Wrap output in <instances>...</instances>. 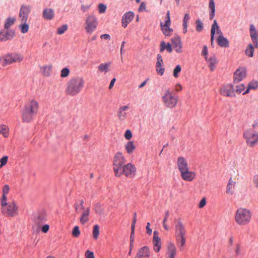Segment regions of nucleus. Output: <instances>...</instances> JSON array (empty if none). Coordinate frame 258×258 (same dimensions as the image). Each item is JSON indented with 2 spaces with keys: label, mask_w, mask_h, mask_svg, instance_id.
<instances>
[{
  "label": "nucleus",
  "mask_w": 258,
  "mask_h": 258,
  "mask_svg": "<svg viewBox=\"0 0 258 258\" xmlns=\"http://www.w3.org/2000/svg\"><path fill=\"white\" fill-rule=\"evenodd\" d=\"M251 217L252 214L249 209L240 207L235 212L234 220L238 225L245 226L250 222Z\"/></svg>",
  "instance_id": "nucleus-2"
},
{
  "label": "nucleus",
  "mask_w": 258,
  "mask_h": 258,
  "mask_svg": "<svg viewBox=\"0 0 258 258\" xmlns=\"http://www.w3.org/2000/svg\"><path fill=\"white\" fill-rule=\"evenodd\" d=\"M206 204V201L205 198H203L200 202L199 207V208H203Z\"/></svg>",
  "instance_id": "nucleus-62"
},
{
  "label": "nucleus",
  "mask_w": 258,
  "mask_h": 258,
  "mask_svg": "<svg viewBox=\"0 0 258 258\" xmlns=\"http://www.w3.org/2000/svg\"><path fill=\"white\" fill-rule=\"evenodd\" d=\"M16 21V19L14 17H9L8 18L5 22V28L8 29L10 28L13 24H14V22Z\"/></svg>",
  "instance_id": "nucleus-43"
},
{
  "label": "nucleus",
  "mask_w": 258,
  "mask_h": 258,
  "mask_svg": "<svg viewBox=\"0 0 258 258\" xmlns=\"http://www.w3.org/2000/svg\"><path fill=\"white\" fill-rule=\"evenodd\" d=\"M14 36V32L13 31H7L6 32H0V41H6L11 39Z\"/></svg>",
  "instance_id": "nucleus-28"
},
{
  "label": "nucleus",
  "mask_w": 258,
  "mask_h": 258,
  "mask_svg": "<svg viewBox=\"0 0 258 258\" xmlns=\"http://www.w3.org/2000/svg\"><path fill=\"white\" fill-rule=\"evenodd\" d=\"M106 9V7L105 5L100 4L98 5V11L100 13H104Z\"/></svg>",
  "instance_id": "nucleus-56"
},
{
  "label": "nucleus",
  "mask_w": 258,
  "mask_h": 258,
  "mask_svg": "<svg viewBox=\"0 0 258 258\" xmlns=\"http://www.w3.org/2000/svg\"><path fill=\"white\" fill-rule=\"evenodd\" d=\"M221 95L226 97H233L235 96L233 86L228 84L223 85L220 90Z\"/></svg>",
  "instance_id": "nucleus-12"
},
{
  "label": "nucleus",
  "mask_w": 258,
  "mask_h": 258,
  "mask_svg": "<svg viewBox=\"0 0 258 258\" xmlns=\"http://www.w3.org/2000/svg\"><path fill=\"white\" fill-rule=\"evenodd\" d=\"M180 174L183 180L188 182L193 181L196 176V172L189 170V168L180 172Z\"/></svg>",
  "instance_id": "nucleus-13"
},
{
  "label": "nucleus",
  "mask_w": 258,
  "mask_h": 258,
  "mask_svg": "<svg viewBox=\"0 0 258 258\" xmlns=\"http://www.w3.org/2000/svg\"><path fill=\"white\" fill-rule=\"evenodd\" d=\"M171 41L175 51L178 53L181 52L182 45L180 37L178 36L173 37L171 39Z\"/></svg>",
  "instance_id": "nucleus-25"
},
{
  "label": "nucleus",
  "mask_w": 258,
  "mask_h": 258,
  "mask_svg": "<svg viewBox=\"0 0 258 258\" xmlns=\"http://www.w3.org/2000/svg\"><path fill=\"white\" fill-rule=\"evenodd\" d=\"M31 11V7L30 6L24 5L21 6L19 14V19L21 22H27Z\"/></svg>",
  "instance_id": "nucleus-11"
},
{
  "label": "nucleus",
  "mask_w": 258,
  "mask_h": 258,
  "mask_svg": "<svg viewBox=\"0 0 258 258\" xmlns=\"http://www.w3.org/2000/svg\"><path fill=\"white\" fill-rule=\"evenodd\" d=\"M258 88V82L257 81H252L248 85L247 89L243 93L245 95L249 93L250 89H256Z\"/></svg>",
  "instance_id": "nucleus-40"
},
{
  "label": "nucleus",
  "mask_w": 258,
  "mask_h": 258,
  "mask_svg": "<svg viewBox=\"0 0 258 258\" xmlns=\"http://www.w3.org/2000/svg\"><path fill=\"white\" fill-rule=\"evenodd\" d=\"M24 108L35 115L38 110L39 104L36 100H31L25 105Z\"/></svg>",
  "instance_id": "nucleus-14"
},
{
  "label": "nucleus",
  "mask_w": 258,
  "mask_h": 258,
  "mask_svg": "<svg viewBox=\"0 0 258 258\" xmlns=\"http://www.w3.org/2000/svg\"><path fill=\"white\" fill-rule=\"evenodd\" d=\"M8 157L7 156H4L1 159L0 162V168H1L3 166L5 165L8 162Z\"/></svg>",
  "instance_id": "nucleus-55"
},
{
  "label": "nucleus",
  "mask_w": 258,
  "mask_h": 258,
  "mask_svg": "<svg viewBox=\"0 0 258 258\" xmlns=\"http://www.w3.org/2000/svg\"><path fill=\"white\" fill-rule=\"evenodd\" d=\"M133 137L132 133L130 130H127L125 131L124 134V137L126 140H130Z\"/></svg>",
  "instance_id": "nucleus-57"
},
{
  "label": "nucleus",
  "mask_w": 258,
  "mask_h": 258,
  "mask_svg": "<svg viewBox=\"0 0 258 258\" xmlns=\"http://www.w3.org/2000/svg\"><path fill=\"white\" fill-rule=\"evenodd\" d=\"M86 258H94V253L89 250H87L85 253Z\"/></svg>",
  "instance_id": "nucleus-63"
},
{
  "label": "nucleus",
  "mask_w": 258,
  "mask_h": 258,
  "mask_svg": "<svg viewBox=\"0 0 258 258\" xmlns=\"http://www.w3.org/2000/svg\"><path fill=\"white\" fill-rule=\"evenodd\" d=\"M175 238L177 244H179V249L182 250L185 243L186 239L185 235L175 236Z\"/></svg>",
  "instance_id": "nucleus-35"
},
{
  "label": "nucleus",
  "mask_w": 258,
  "mask_h": 258,
  "mask_svg": "<svg viewBox=\"0 0 258 258\" xmlns=\"http://www.w3.org/2000/svg\"><path fill=\"white\" fill-rule=\"evenodd\" d=\"M205 59L208 64V66L210 68V70L211 71H213L215 70L216 66L218 63L216 56L215 55H213L212 56H211L210 57H208Z\"/></svg>",
  "instance_id": "nucleus-27"
},
{
  "label": "nucleus",
  "mask_w": 258,
  "mask_h": 258,
  "mask_svg": "<svg viewBox=\"0 0 258 258\" xmlns=\"http://www.w3.org/2000/svg\"><path fill=\"white\" fill-rule=\"evenodd\" d=\"M24 59L23 55L19 53L8 54L4 57L5 65L10 64L14 62H20Z\"/></svg>",
  "instance_id": "nucleus-9"
},
{
  "label": "nucleus",
  "mask_w": 258,
  "mask_h": 258,
  "mask_svg": "<svg viewBox=\"0 0 258 258\" xmlns=\"http://www.w3.org/2000/svg\"><path fill=\"white\" fill-rule=\"evenodd\" d=\"M246 76V71L244 68H239L236 70L234 74V82L238 83Z\"/></svg>",
  "instance_id": "nucleus-20"
},
{
  "label": "nucleus",
  "mask_w": 258,
  "mask_h": 258,
  "mask_svg": "<svg viewBox=\"0 0 258 258\" xmlns=\"http://www.w3.org/2000/svg\"><path fill=\"white\" fill-rule=\"evenodd\" d=\"M177 166L180 172L189 168L187 161L183 157L177 158Z\"/></svg>",
  "instance_id": "nucleus-23"
},
{
  "label": "nucleus",
  "mask_w": 258,
  "mask_h": 258,
  "mask_svg": "<svg viewBox=\"0 0 258 258\" xmlns=\"http://www.w3.org/2000/svg\"><path fill=\"white\" fill-rule=\"evenodd\" d=\"M70 70L67 68H63L60 72V76L62 78H66L70 74Z\"/></svg>",
  "instance_id": "nucleus-48"
},
{
  "label": "nucleus",
  "mask_w": 258,
  "mask_h": 258,
  "mask_svg": "<svg viewBox=\"0 0 258 258\" xmlns=\"http://www.w3.org/2000/svg\"><path fill=\"white\" fill-rule=\"evenodd\" d=\"M165 19V23L163 24L162 22H161L160 26L164 34L166 36H170L173 32V29L170 28L171 20L169 11H168L167 12Z\"/></svg>",
  "instance_id": "nucleus-10"
},
{
  "label": "nucleus",
  "mask_w": 258,
  "mask_h": 258,
  "mask_svg": "<svg viewBox=\"0 0 258 258\" xmlns=\"http://www.w3.org/2000/svg\"><path fill=\"white\" fill-rule=\"evenodd\" d=\"M80 235V231L79 227L78 226H76L74 227L72 231V235L75 237H78Z\"/></svg>",
  "instance_id": "nucleus-49"
},
{
  "label": "nucleus",
  "mask_w": 258,
  "mask_h": 258,
  "mask_svg": "<svg viewBox=\"0 0 258 258\" xmlns=\"http://www.w3.org/2000/svg\"><path fill=\"white\" fill-rule=\"evenodd\" d=\"M129 109L128 105H125L120 107L117 112V116L119 120L124 121L126 119L128 115L127 111Z\"/></svg>",
  "instance_id": "nucleus-19"
},
{
  "label": "nucleus",
  "mask_w": 258,
  "mask_h": 258,
  "mask_svg": "<svg viewBox=\"0 0 258 258\" xmlns=\"http://www.w3.org/2000/svg\"><path fill=\"white\" fill-rule=\"evenodd\" d=\"M236 182L231 178L229 179L227 187L226 193L229 195H233L234 192V187Z\"/></svg>",
  "instance_id": "nucleus-31"
},
{
  "label": "nucleus",
  "mask_w": 258,
  "mask_h": 258,
  "mask_svg": "<svg viewBox=\"0 0 258 258\" xmlns=\"http://www.w3.org/2000/svg\"><path fill=\"white\" fill-rule=\"evenodd\" d=\"M150 253L149 248L145 246L139 249L135 258H150Z\"/></svg>",
  "instance_id": "nucleus-17"
},
{
  "label": "nucleus",
  "mask_w": 258,
  "mask_h": 258,
  "mask_svg": "<svg viewBox=\"0 0 258 258\" xmlns=\"http://www.w3.org/2000/svg\"><path fill=\"white\" fill-rule=\"evenodd\" d=\"M35 221L38 225H41L46 221V217L44 214H39L35 218Z\"/></svg>",
  "instance_id": "nucleus-41"
},
{
  "label": "nucleus",
  "mask_w": 258,
  "mask_h": 258,
  "mask_svg": "<svg viewBox=\"0 0 258 258\" xmlns=\"http://www.w3.org/2000/svg\"><path fill=\"white\" fill-rule=\"evenodd\" d=\"M124 147L126 152L128 154L132 153L136 149V146L133 141L128 142Z\"/></svg>",
  "instance_id": "nucleus-38"
},
{
  "label": "nucleus",
  "mask_w": 258,
  "mask_h": 258,
  "mask_svg": "<svg viewBox=\"0 0 258 258\" xmlns=\"http://www.w3.org/2000/svg\"><path fill=\"white\" fill-rule=\"evenodd\" d=\"M235 255L237 256L240 255L241 254V246L239 244H237L235 245L234 249Z\"/></svg>",
  "instance_id": "nucleus-51"
},
{
  "label": "nucleus",
  "mask_w": 258,
  "mask_h": 258,
  "mask_svg": "<svg viewBox=\"0 0 258 258\" xmlns=\"http://www.w3.org/2000/svg\"><path fill=\"white\" fill-rule=\"evenodd\" d=\"M156 71L157 74L162 76L164 73V68L163 67V61L161 54H158L157 56V62L156 64Z\"/></svg>",
  "instance_id": "nucleus-18"
},
{
  "label": "nucleus",
  "mask_w": 258,
  "mask_h": 258,
  "mask_svg": "<svg viewBox=\"0 0 258 258\" xmlns=\"http://www.w3.org/2000/svg\"><path fill=\"white\" fill-rule=\"evenodd\" d=\"M217 42L222 47H228L229 45L228 39L224 36H219L217 39Z\"/></svg>",
  "instance_id": "nucleus-30"
},
{
  "label": "nucleus",
  "mask_w": 258,
  "mask_h": 258,
  "mask_svg": "<svg viewBox=\"0 0 258 258\" xmlns=\"http://www.w3.org/2000/svg\"><path fill=\"white\" fill-rule=\"evenodd\" d=\"M181 67L180 65H177L175 69H174L173 70V76L175 77V78H177L178 77V74L179 73L181 72Z\"/></svg>",
  "instance_id": "nucleus-50"
},
{
  "label": "nucleus",
  "mask_w": 258,
  "mask_h": 258,
  "mask_svg": "<svg viewBox=\"0 0 258 258\" xmlns=\"http://www.w3.org/2000/svg\"><path fill=\"white\" fill-rule=\"evenodd\" d=\"M253 181L255 187H258V174L253 176Z\"/></svg>",
  "instance_id": "nucleus-64"
},
{
  "label": "nucleus",
  "mask_w": 258,
  "mask_h": 258,
  "mask_svg": "<svg viewBox=\"0 0 258 258\" xmlns=\"http://www.w3.org/2000/svg\"><path fill=\"white\" fill-rule=\"evenodd\" d=\"M0 134L2 135L5 138H7L9 136V128L4 124L0 125Z\"/></svg>",
  "instance_id": "nucleus-39"
},
{
  "label": "nucleus",
  "mask_w": 258,
  "mask_h": 258,
  "mask_svg": "<svg viewBox=\"0 0 258 258\" xmlns=\"http://www.w3.org/2000/svg\"><path fill=\"white\" fill-rule=\"evenodd\" d=\"M208 50L206 45L203 46V48L202 51V55L204 57L205 59L208 58Z\"/></svg>",
  "instance_id": "nucleus-54"
},
{
  "label": "nucleus",
  "mask_w": 258,
  "mask_h": 258,
  "mask_svg": "<svg viewBox=\"0 0 258 258\" xmlns=\"http://www.w3.org/2000/svg\"><path fill=\"white\" fill-rule=\"evenodd\" d=\"M52 66L51 64H48L41 67V71L44 77H49L52 73Z\"/></svg>",
  "instance_id": "nucleus-32"
},
{
  "label": "nucleus",
  "mask_w": 258,
  "mask_h": 258,
  "mask_svg": "<svg viewBox=\"0 0 258 258\" xmlns=\"http://www.w3.org/2000/svg\"><path fill=\"white\" fill-rule=\"evenodd\" d=\"M7 195H3V197L1 200V206L2 207L5 205L6 204H8L7 202Z\"/></svg>",
  "instance_id": "nucleus-60"
},
{
  "label": "nucleus",
  "mask_w": 258,
  "mask_h": 258,
  "mask_svg": "<svg viewBox=\"0 0 258 258\" xmlns=\"http://www.w3.org/2000/svg\"><path fill=\"white\" fill-rule=\"evenodd\" d=\"M243 136L249 147L252 148L258 145V132L249 128L244 132Z\"/></svg>",
  "instance_id": "nucleus-4"
},
{
  "label": "nucleus",
  "mask_w": 258,
  "mask_h": 258,
  "mask_svg": "<svg viewBox=\"0 0 258 258\" xmlns=\"http://www.w3.org/2000/svg\"><path fill=\"white\" fill-rule=\"evenodd\" d=\"M177 253V249L172 242H169L167 246V258H175Z\"/></svg>",
  "instance_id": "nucleus-21"
},
{
  "label": "nucleus",
  "mask_w": 258,
  "mask_h": 258,
  "mask_svg": "<svg viewBox=\"0 0 258 258\" xmlns=\"http://www.w3.org/2000/svg\"><path fill=\"white\" fill-rule=\"evenodd\" d=\"M125 158L123 154L120 152H117L114 156L112 160L113 171L115 174H119V169L122 168L125 163Z\"/></svg>",
  "instance_id": "nucleus-6"
},
{
  "label": "nucleus",
  "mask_w": 258,
  "mask_h": 258,
  "mask_svg": "<svg viewBox=\"0 0 258 258\" xmlns=\"http://www.w3.org/2000/svg\"><path fill=\"white\" fill-rule=\"evenodd\" d=\"M98 25V19L94 15H88L84 24L86 32L89 34H92L97 29Z\"/></svg>",
  "instance_id": "nucleus-5"
},
{
  "label": "nucleus",
  "mask_w": 258,
  "mask_h": 258,
  "mask_svg": "<svg viewBox=\"0 0 258 258\" xmlns=\"http://www.w3.org/2000/svg\"><path fill=\"white\" fill-rule=\"evenodd\" d=\"M190 18L189 15L188 14H185L184 15V17L183 19V24L186 26V25H187V23Z\"/></svg>",
  "instance_id": "nucleus-59"
},
{
  "label": "nucleus",
  "mask_w": 258,
  "mask_h": 258,
  "mask_svg": "<svg viewBox=\"0 0 258 258\" xmlns=\"http://www.w3.org/2000/svg\"><path fill=\"white\" fill-rule=\"evenodd\" d=\"M79 204L76 203L74 205V207L75 208V210L76 213H79L80 211L81 210H85L84 207V201L83 200H81L79 201Z\"/></svg>",
  "instance_id": "nucleus-42"
},
{
  "label": "nucleus",
  "mask_w": 258,
  "mask_h": 258,
  "mask_svg": "<svg viewBox=\"0 0 258 258\" xmlns=\"http://www.w3.org/2000/svg\"><path fill=\"white\" fill-rule=\"evenodd\" d=\"M90 214V208H87L84 210L80 219V222L83 225L86 223L89 220V216Z\"/></svg>",
  "instance_id": "nucleus-29"
},
{
  "label": "nucleus",
  "mask_w": 258,
  "mask_h": 258,
  "mask_svg": "<svg viewBox=\"0 0 258 258\" xmlns=\"http://www.w3.org/2000/svg\"><path fill=\"white\" fill-rule=\"evenodd\" d=\"M35 115L24 107L22 113V120L24 122L31 121Z\"/></svg>",
  "instance_id": "nucleus-26"
},
{
  "label": "nucleus",
  "mask_w": 258,
  "mask_h": 258,
  "mask_svg": "<svg viewBox=\"0 0 258 258\" xmlns=\"http://www.w3.org/2000/svg\"><path fill=\"white\" fill-rule=\"evenodd\" d=\"M244 89L245 86L243 84H240L236 86L235 91L238 93H240Z\"/></svg>",
  "instance_id": "nucleus-53"
},
{
  "label": "nucleus",
  "mask_w": 258,
  "mask_h": 258,
  "mask_svg": "<svg viewBox=\"0 0 258 258\" xmlns=\"http://www.w3.org/2000/svg\"><path fill=\"white\" fill-rule=\"evenodd\" d=\"M216 30L217 33L219 34V36H223V33L220 30V27L217 24V21L214 20L211 29V42L212 45H213L214 43V35L215 34Z\"/></svg>",
  "instance_id": "nucleus-16"
},
{
  "label": "nucleus",
  "mask_w": 258,
  "mask_h": 258,
  "mask_svg": "<svg viewBox=\"0 0 258 258\" xmlns=\"http://www.w3.org/2000/svg\"><path fill=\"white\" fill-rule=\"evenodd\" d=\"M134 17V13L132 12L125 13L122 17V26L124 28L126 27L128 24L132 21Z\"/></svg>",
  "instance_id": "nucleus-22"
},
{
  "label": "nucleus",
  "mask_w": 258,
  "mask_h": 258,
  "mask_svg": "<svg viewBox=\"0 0 258 258\" xmlns=\"http://www.w3.org/2000/svg\"><path fill=\"white\" fill-rule=\"evenodd\" d=\"M99 234V226L96 224L93 226V237L94 239H97Z\"/></svg>",
  "instance_id": "nucleus-46"
},
{
  "label": "nucleus",
  "mask_w": 258,
  "mask_h": 258,
  "mask_svg": "<svg viewBox=\"0 0 258 258\" xmlns=\"http://www.w3.org/2000/svg\"><path fill=\"white\" fill-rule=\"evenodd\" d=\"M85 81L82 77H75L70 79L67 84L66 93L69 96L78 95L84 86Z\"/></svg>",
  "instance_id": "nucleus-1"
},
{
  "label": "nucleus",
  "mask_w": 258,
  "mask_h": 258,
  "mask_svg": "<svg viewBox=\"0 0 258 258\" xmlns=\"http://www.w3.org/2000/svg\"><path fill=\"white\" fill-rule=\"evenodd\" d=\"M2 213L7 216H16L18 214V207L14 201L9 202L2 207Z\"/></svg>",
  "instance_id": "nucleus-7"
},
{
  "label": "nucleus",
  "mask_w": 258,
  "mask_h": 258,
  "mask_svg": "<svg viewBox=\"0 0 258 258\" xmlns=\"http://www.w3.org/2000/svg\"><path fill=\"white\" fill-rule=\"evenodd\" d=\"M21 24L20 25V28L22 33H26L29 30V25L27 22H21Z\"/></svg>",
  "instance_id": "nucleus-45"
},
{
  "label": "nucleus",
  "mask_w": 258,
  "mask_h": 258,
  "mask_svg": "<svg viewBox=\"0 0 258 258\" xmlns=\"http://www.w3.org/2000/svg\"><path fill=\"white\" fill-rule=\"evenodd\" d=\"M153 249L156 252H158L162 246L161 238L159 236V232L157 231L154 232L153 238Z\"/></svg>",
  "instance_id": "nucleus-15"
},
{
  "label": "nucleus",
  "mask_w": 258,
  "mask_h": 258,
  "mask_svg": "<svg viewBox=\"0 0 258 258\" xmlns=\"http://www.w3.org/2000/svg\"><path fill=\"white\" fill-rule=\"evenodd\" d=\"M254 48L251 44H248L247 47L245 50L246 55L249 57H252L253 55Z\"/></svg>",
  "instance_id": "nucleus-44"
},
{
  "label": "nucleus",
  "mask_w": 258,
  "mask_h": 258,
  "mask_svg": "<svg viewBox=\"0 0 258 258\" xmlns=\"http://www.w3.org/2000/svg\"><path fill=\"white\" fill-rule=\"evenodd\" d=\"M9 186L7 184L5 185L3 187V194L7 195L9 191Z\"/></svg>",
  "instance_id": "nucleus-61"
},
{
  "label": "nucleus",
  "mask_w": 258,
  "mask_h": 258,
  "mask_svg": "<svg viewBox=\"0 0 258 258\" xmlns=\"http://www.w3.org/2000/svg\"><path fill=\"white\" fill-rule=\"evenodd\" d=\"M54 12L51 9H45L43 12V17L45 19L51 20L54 17Z\"/></svg>",
  "instance_id": "nucleus-33"
},
{
  "label": "nucleus",
  "mask_w": 258,
  "mask_h": 258,
  "mask_svg": "<svg viewBox=\"0 0 258 258\" xmlns=\"http://www.w3.org/2000/svg\"><path fill=\"white\" fill-rule=\"evenodd\" d=\"M165 49H166L167 51L171 53L172 51V48L171 45L168 43L166 44L164 41H162L160 43V52H162Z\"/></svg>",
  "instance_id": "nucleus-37"
},
{
  "label": "nucleus",
  "mask_w": 258,
  "mask_h": 258,
  "mask_svg": "<svg viewBox=\"0 0 258 258\" xmlns=\"http://www.w3.org/2000/svg\"><path fill=\"white\" fill-rule=\"evenodd\" d=\"M197 26L196 30L198 32L201 31L203 29V24L200 20H197L196 22Z\"/></svg>",
  "instance_id": "nucleus-52"
},
{
  "label": "nucleus",
  "mask_w": 258,
  "mask_h": 258,
  "mask_svg": "<svg viewBox=\"0 0 258 258\" xmlns=\"http://www.w3.org/2000/svg\"><path fill=\"white\" fill-rule=\"evenodd\" d=\"M95 210L96 213L97 214L102 215L104 213L103 210L101 208V207L99 205L96 206Z\"/></svg>",
  "instance_id": "nucleus-58"
},
{
  "label": "nucleus",
  "mask_w": 258,
  "mask_h": 258,
  "mask_svg": "<svg viewBox=\"0 0 258 258\" xmlns=\"http://www.w3.org/2000/svg\"><path fill=\"white\" fill-rule=\"evenodd\" d=\"M175 236L185 235L186 230L185 227L180 220H179L175 225Z\"/></svg>",
  "instance_id": "nucleus-24"
},
{
  "label": "nucleus",
  "mask_w": 258,
  "mask_h": 258,
  "mask_svg": "<svg viewBox=\"0 0 258 258\" xmlns=\"http://www.w3.org/2000/svg\"><path fill=\"white\" fill-rule=\"evenodd\" d=\"M119 172H120L119 174H115L116 176L120 177L122 175L124 174L128 177H133L136 172V167L132 163H128L126 165H124L122 168L119 169Z\"/></svg>",
  "instance_id": "nucleus-8"
},
{
  "label": "nucleus",
  "mask_w": 258,
  "mask_h": 258,
  "mask_svg": "<svg viewBox=\"0 0 258 258\" xmlns=\"http://www.w3.org/2000/svg\"><path fill=\"white\" fill-rule=\"evenodd\" d=\"M162 100L164 105L169 108H173L176 107L178 97L174 95L169 88L166 89L162 96Z\"/></svg>",
  "instance_id": "nucleus-3"
},
{
  "label": "nucleus",
  "mask_w": 258,
  "mask_h": 258,
  "mask_svg": "<svg viewBox=\"0 0 258 258\" xmlns=\"http://www.w3.org/2000/svg\"><path fill=\"white\" fill-rule=\"evenodd\" d=\"M110 64V62L100 63L98 66V71L104 74L107 73L109 71Z\"/></svg>",
  "instance_id": "nucleus-34"
},
{
  "label": "nucleus",
  "mask_w": 258,
  "mask_h": 258,
  "mask_svg": "<svg viewBox=\"0 0 258 258\" xmlns=\"http://www.w3.org/2000/svg\"><path fill=\"white\" fill-rule=\"evenodd\" d=\"M68 29L67 25L65 24L62 26L58 27L57 29V33L58 35H61L63 34Z\"/></svg>",
  "instance_id": "nucleus-47"
},
{
  "label": "nucleus",
  "mask_w": 258,
  "mask_h": 258,
  "mask_svg": "<svg viewBox=\"0 0 258 258\" xmlns=\"http://www.w3.org/2000/svg\"><path fill=\"white\" fill-rule=\"evenodd\" d=\"M209 8L210 9V19L212 20L214 18L215 14V5L214 0H209Z\"/></svg>",
  "instance_id": "nucleus-36"
}]
</instances>
